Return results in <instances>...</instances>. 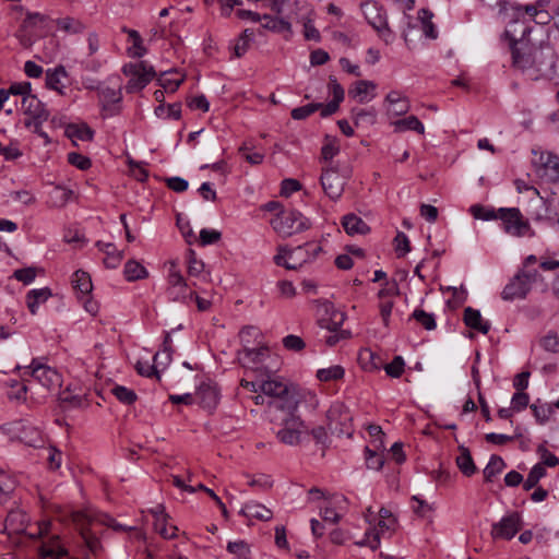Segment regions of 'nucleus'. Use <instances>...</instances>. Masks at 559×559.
Returning a JSON list of instances; mask_svg holds the SVG:
<instances>
[{
	"label": "nucleus",
	"mask_w": 559,
	"mask_h": 559,
	"mask_svg": "<svg viewBox=\"0 0 559 559\" xmlns=\"http://www.w3.org/2000/svg\"><path fill=\"white\" fill-rule=\"evenodd\" d=\"M342 225L345 231L353 235H365L369 231V226L357 215L347 214L343 217Z\"/></svg>",
	"instance_id": "nucleus-33"
},
{
	"label": "nucleus",
	"mask_w": 559,
	"mask_h": 559,
	"mask_svg": "<svg viewBox=\"0 0 559 559\" xmlns=\"http://www.w3.org/2000/svg\"><path fill=\"white\" fill-rule=\"evenodd\" d=\"M58 29L68 34H81L85 25L78 19L66 16L56 21Z\"/></svg>",
	"instance_id": "nucleus-42"
},
{
	"label": "nucleus",
	"mask_w": 559,
	"mask_h": 559,
	"mask_svg": "<svg viewBox=\"0 0 559 559\" xmlns=\"http://www.w3.org/2000/svg\"><path fill=\"white\" fill-rule=\"evenodd\" d=\"M533 27L514 21L504 31L511 52V69L528 81L551 80L558 74V56L548 43L532 38Z\"/></svg>",
	"instance_id": "nucleus-1"
},
{
	"label": "nucleus",
	"mask_w": 559,
	"mask_h": 559,
	"mask_svg": "<svg viewBox=\"0 0 559 559\" xmlns=\"http://www.w3.org/2000/svg\"><path fill=\"white\" fill-rule=\"evenodd\" d=\"M319 107H322V104L312 103L301 107H297L292 110L290 116L295 120H304L313 112H316L317 110H319Z\"/></svg>",
	"instance_id": "nucleus-57"
},
{
	"label": "nucleus",
	"mask_w": 559,
	"mask_h": 559,
	"mask_svg": "<svg viewBox=\"0 0 559 559\" xmlns=\"http://www.w3.org/2000/svg\"><path fill=\"white\" fill-rule=\"evenodd\" d=\"M345 320L344 313L333 310L330 318H321L319 324L322 329H326L330 332H334L326 337L325 342L329 346H334L338 343L342 337L341 333H337Z\"/></svg>",
	"instance_id": "nucleus-16"
},
{
	"label": "nucleus",
	"mask_w": 559,
	"mask_h": 559,
	"mask_svg": "<svg viewBox=\"0 0 559 559\" xmlns=\"http://www.w3.org/2000/svg\"><path fill=\"white\" fill-rule=\"evenodd\" d=\"M460 454L456 457V465L459 469L467 477L476 473V465L473 461L471 452L465 447H460Z\"/></svg>",
	"instance_id": "nucleus-36"
},
{
	"label": "nucleus",
	"mask_w": 559,
	"mask_h": 559,
	"mask_svg": "<svg viewBox=\"0 0 559 559\" xmlns=\"http://www.w3.org/2000/svg\"><path fill=\"white\" fill-rule=\"evenodd\" d=\"M322 251V248L317 242H307L304 246H298L289 250L288 260H298L297 269L305 263L314 260Z\"/></svg>",
	"instance_id": "nucleus-17"
},
{
	"label": "nucleus",
	"mask_w": 559,
	"mask_h": 559,
	"mask_svg": "<svg viewBox=\"0 0 559 559\" xmlns=\"http://www.w3.org/2000/svg\"><path fill=\"white\" fill-rule=\"evenodd\" d=\"M267 354L269 349L265 346L250 348L249 346L245 345L243 348L238 352L237 357L243 367L257 369L258 366L264 361Z\"/></svg>",
	"instance_id": "nucleus-15"
},
{
	"label": "nucleus",
	"mask_w": 559,
	"mask_h": 559,
	"mask_svg": "<svg viewBox=\"0 0 559 559\" xmlns=\"http://www.w3.org/2000/svg\"><path fill=\"white\" fill-rule=\"evenodd\" d=\"M51 296L49 288L32 289L26 295V305L32 314H36L38 306L48 300Z\"/></svg>",
	"instance_id": "nucleus-34"
},
{
	"label": "nucleus",
	"mask_w": 559,
	"mask_h": 559,
	"mask_svg": "<svg viewBox=\"0 0 559 559\" xmlns=\"http://www.w3.org/2000/svg\"><path fill=\"white\" fill-rule=\"evenodd\" d=\"M353 116L356 127L361 124H373L376 122V111L371 109L354 110Z\"/></svg>",
	"instance_id": "nucleus-56"
},
{
	"label": "nucleus",
	"mask_w": 559,
	"mask_h": 559,
	"mask_svg": "<svg viewBox=\"0 0 559 559\" xmlns=\"http://www.w3.org/2000/svg\"><path fill=\"white\" fill-rule=\"evenodd\" d=\"M498 216L506 234L513 237H533L535 235L531 223L518 207H500Z\"/></svg>",
	"instance_id": "nucleus-4"
},
{
	"label": "nucleus",
	"mask_w": 559,
	"mask_h": 559,
	"mask_svg": "<svg viewBox=\"0 0 559 559\" xmlns=\"http://www.w3.org/2000/svg\"><path fill=\"white\" fill-rule=\"evenodd\" d=\"M68 162L72 166H75L76 168H79L81 170H86L92 165L91 159L88 157H86L80 153H75V152L68 154Z\"/></svg>",
	"instance_id": "nucleus-64"
},
{
	"label": "nucleus",
	"mask_w": 559,
	"mask_h": 559,
	"mask_svg": "<svg viewBox=\"0 0 559 559\" xmlns=\"http://www.w3.org/2000/svg\"><path fill=\"white\" fill-rule=\"evenodd\" d=\"M73 197V191L62 186H55L48 193L47 204L50 207L60 209L68 204Z\"/></svg>",
	"instance_id": "nucleus-28"
},
{
	"label": "nucleus",
	"mask_w": 559,
	"mask_h": 559,
	"mask_svg": "<svg viewBox=\"0 0 559 559\" xmlns=\"http://www.w3.org/2000/svg\"><path fill=\"white\" fill-rule=\"evenodd\" d=\"M96 247L105 254L104 264L108 269H116L123 259L122 251L111 242L97 241Z\"/></svg>",
	"instance_id": "nucleus-24"
},
{
	"label": "nucleus",
	"mask_w": 559,
	"mask_h": 559,
	"mask_svg": "<svg viewBox=\"0 0 559 559\" xmlns=\"http://www.w3.org/2000/svg\"><path fill=\"white\" fill-rule=\"evenodd\" d=\"M14 488V480L5 473L0 472V503L8 500Z\"/></svg>",
	"instance_id": "nucleus-54"
},
{
	"label": "nucleus",
	"mask_w": 559,
	"mask_h": 559,
	"mask_svg": "<svg viewBox=\"0 0 559 559\" xmlns=\"http://www.w3.org/2000/svg\"><path fill=\"white\" fill-rule=\"evenodd\" d=\"M122 71L126 75L130 76L126 85L128 93L143 90L155 76L153 67L144 61L126 64Z\"/></svg>",
	"instance_id": "nucleus-9"
},
{
	"label": "nucleus",
	"mask_w": 559,
	"mask_h": 559,
	"mask_svg": "<svg viewBox=\"0 0 559 559\" xmlns=\"http://www.w3.org/2000/svg\"><path fill=\"white\" fill-rule=\"evenodd\" d=\"M222 237V234L216 229L203 228L200 231L199 241L201 246H209L216 243Z\"/></svg>",
	"instance_id": "nucleus-62"
},
{
	"label": "nucleus",
	"mask_w": 559,
	"mask_h": 559,
	"mask_svg": "<svg viewBox=\"0 0 559 559\" xmlns=\"http://www.w3.org/2000/svg\"><path fill=\"white\" fill-rule=\"evenodd\" d=\"M506 467L503 459L499 455H491L488 464L484 468L485 480L491 483Z\"/></svg>",
	"instance_id": "nucleus-44"
},
{
	"label": "nucleus",
	"mask_w": 559,
	"mask_h": 559,
	"mask_svg": "<svg viewBox=\"0 0 559 559\" xmlns=\"http://www.w3.org/2000/svg\"><path fill=\"white\" fill-rule=\"evenodd\" d=\"M546 476V468L543 464H535L530 471L526 479L523 481V489L528 491L537 487L538 481Z\"/></svg>",
	"instance_id": "nucleus-48"
},
{
	"label": "nucleus",
	"mask_w": 559,
	"mask_h": 559,
	"mask_svg": "<svg viewBox=\"0 0 559 559\" xmlns=\"http://www.w3.org/2000/svg\"><path fill=\"white\" fill-rule=\"evenodd\" d=\"M155 114L163 119L178 120L181 117V105L178 103L170 105L160 104L155 108Z\"/></svg>",
	"instance_id": "nucleus-50"
},
{
	"label": "nucleus",
	"mask_w": 559,
	"mask_h": 559,
	"mask_svg": "<svg viewBox=\"0 0 559 559\" xmlns=\"http://www.w3.org/2000/svg\"><path fill=\"white\" fill-rule=\"evenodd\" d=\"M340 153V144L335 138L325 136V142L321 148V157L324 162L331 160Z\"/></svg>",
	"instance_id": "nucleus-51"
},
{
	"label": "nucleus",
	"mask_w": 559,
	"mask_h": 559,
	"mask_svg": "<svg viewBox=\"0 0 559 559\" xmlns=\"http://www.w3.org/2000/svg\"><path fill=\"white\" fill-rule=\"evenodd\" d=\"M226 550L233 556V559H251V548L246 540L228 542Z\"/></svg>",
	"instance_id": "nucleus-40"
},
{
	"label": "nucleus",
	"mask_w": 559,
	"mask_h": 559,
	"mask_svg": "<svg viewBox=\"0 0 559 559\" xmlns=\"http://www.w3.org/2000/svg\"><path fill=\"white\" fill-rule=\"evenodd\" d=\"M72 520L80 531V535L85 546L93 555H98L102 550L99 535L104 532L105 526H111L115 531L124 530L121 524H116L114 519L108 514L98 512L93 509H85L72 513Z\"/></svg>",
	"instance_id": "nucleus-2"
},
{
	"label": "nucleus",
	"mask_w": 559,
	"mask_h": 559,
	"mask_svg": "<svg viewBox=\"0 0 559 559\" xmlns=\"http://www.w3.org/2000/svg\"><path fill=\"white\" fill-rule=\"evenodd\" d=\"M239 153L251 165H259L264 159L263 153L251 152L246 143L239 147Z\"/></svg>",
	"instance_id": "nucleus-61"
},
{
	"label": "nucleus",
	"mask_w": 559,
	"mask_h": 559,
	"mask_svg": "<svg viewBox=\"0 0 559 559\" xmlns=\"http://www.w3.org/2000/svg\"><path fill=\"white\" fill-rule=\"evenodd\" d=\"M522 527V518L518 512H513L503 516L499 522L495 523L491 528L492 538H501L510 540Z\"/></svg>",
	"instance_id": "nucleus-13"
},
{
	"label": "nucleus",
	"mask_w": 559,
	"mask_h": 559,
	"mask_svg": "<svg viewBox=\"0 0 559 559\" xmlns=\"http://www.w3.org/2000/svg\"><path fill=\"white\" fill-rule=\"evenodd\" d=\"M273 229L281 236L287 237L308 228L307 218L296 210L281 211L272 221Z\"/></svg>",
	"instance_id": "nucleus-7"
},
{
	"label": "nucleus",
	"mask_w": 559,
	"mask_h": 559,
	"mask_svg": "<svg viewBox=\"0 0 559 559\" xmlns=\"http://www.w3.org/2000/svg\"><path fill=\"white\" fill-rule=\"evenodd\" d=\"M195 399L200 406L212 412L218 404L219 393L215 385L202 383L197 390Z\"/></svg>",
	"instance_id": "nucleus-18"
},
{
	"label": "nucleus",
	"mask_w": 559,
	"mask_h": 559,
	"mask_svg": "<svg viewBox=\"0 0 559 559\" xmlns=\"http://www.w3.org/2000/svg\"><path fill=\"white\" fill-rule=\"evenodd\" d=\"M540 346L550 353H559V336L557 333H548L540 342Z\"/></svg>",
	"instance_id": "nucleus-63"
},
{
	"label": "nucleus",
	"mask_w": 559,
	"mask_h": 559,
	"mask_svg": "<svg viewBox=\"0 0 559 559\" xmlns=\"http://www.w3.org/2000/svg\"><path fill=\"white\" fill-rule=\"evenodd\" d=\"M254 33L252 29H245L234 46V55L237 58L242 57L249 49L250 43L253 39Z\"/></svg>",
	"instance_id": "nucleus-49"
},
{
	"label": "nucleus",
	"mask_w": 559,
	"mask_h": 559,
	"mask_svg": "<svg viewBox=\"0 0 559 559\" xmlns=\"http://www.w3.org/2000/svg\"><path fill=\"white\" fill-rule=\"evenodd\" d=\"M22 376H31L47 390L59 388L62 381L61 376L55 368L36 358L32 360L29 366L23 368Z\"/></svg>",
	"instance_id": "nucleus-8"
},
{
	"label": "nucleus",
	"mask_w": 559,
	"mask_h": 559,
	"mask_svg": "<svg viewBox=\"0 0 559 559\" xmlns=\"http://www.w3.org/2000/svg\"><path fill=\"white\" fill-rule=\"evenodd\" d=\"M345 374V370L340 365L321 368L317 371V378L321 382H330L341 380Z\"/></svg>",
	"instance_id": "nucleus-46"
},
{
	"label": "nucleus",
	"mask_w": 559,
	"mask_h": 559,
	"mask_svg": "<svg viewBox=\"0 0 559 559\" xmlns=\"http://www.w3.org/2000/svg\"><path fill=\"white\" fill-rule=\"evenodd\" d=\"M189 281H197L198 283H209L210 273L204 271V263L198 260L193 251L189 252L188 269Z\"/></svg>",
	"instance_id": "nucleus-25"
},
{
	"label": "nucleus",
	"mask_w": 559,
	"mask_h": 559,
	"mask_svg": "<svg viewBox=\"0 0 559 559\" xmlns=\"http://www.w3.org/2000/svg\"><path fill=\"white\" fill-rule=\"evenodd\" d=\"M269 405L285 412V417L296 416L295 412L299 405L298 393L294 389L287 388V392L271 401Z\"/></svg>",
	"instance_id": "nucleus-19"
},
{
	"label": "nucleus",
	"mask_w": 559,
	"mask_h": 559,
	"mask_svg": "<svg viewBox=\"0 0 559 559\" xmlns=\"http://www.w3.org/2000/svg\"><path fill=\"white\" fill-rule=\"evenodd\" d=\"M124 277L129 282L145 278L147 276L146 269L136 261L130 260L124 265Z\"/></svg>",
	"instance_id": "nucleus-45"
},
{
	"label": "nucleus",
	"mask_w": 559,
	"mask_h": 559,
	"mask_svg": "<svg viewBox=\"0 0 559 559\" xmlns=\"http://www.w3.org/2000/svg\"><path fill=\"white\" fill-rule=\"evenodd\" d=\"M195 289H200L197 281H189L183 277L175 262L169 263L167 275V297L173 301L189 304L195 295Z\"/></svg>",
	"instance_id": "nucleus-3"
},
{
	"label": "nucleus",
	"mask_w": 559,
	"mask_h": 559,
	"mask_svg": "<svg viewBox=\"0 0 559 559\" xmlns=\"http://www.w3.org/2000/svg\"><path fill=\"white\" fill-rule=\"evenodd\" d=\"M365 459L368 468L379 471L382 468L384 464V456L382 453H378L377 451L371 450L370 448H366L365 450Z\"/></svg>",
	"instance_id": "nucleus-55"
},
{
	"label": "nucleus",
	"mask_w": 559,
	"mask_h": 559,
	"mask_svg": "<svg viewBox=\"0 0 559 559\" xmlns=\"http://www.w3.org/2000/svg\"><path fill=\"white\" fill-rule=\"evenodd\" d=\"M66 132L70 139L80 141H91L94 135V131L85 123L69 124Z\"/></svg>",
	"instance_id": "nucleus-43"
},
{
	"label": "nucleus",
	"mask_w": 559,
	"mask_h": 559,
	"mask_svg": "<svg viewBox=\"0 0 559 559\" xmlns=\"http://www.w3.org/2000/svg\"><path fill=\"white\" fill-rule=\"evenodd\" d=\"M376 90V84L371 81H357L353 88L348 91L349 96L357 98L360 104L369 102L371 98L374 97L373 94H370V92H373Z\"/></svg>",
	"instance_id": "nucleus-30"
},
{
	"label": "nucleus",
	"mask_w": 559,
	"mask_h": 559,
	"mask_svg": "<svg viewBox=\"0 0 559 559\" xmlns=\"http://www.w3.org/2000/svg\"><path fill=\"white\" fill-rule=\"evenodd\" d=\"M287 388L289 386L277 378H270L267 380L260 381L259 384L260 391L264 395L274 397V400L278 399L283 393L287 392Z\"/></svg>",
	"instance_id": "nucleus-31"
},
{
	"label": "nucleus",
	"mask_w": 559,
	"mask_h": 559,
	"mask_svg": "<svg viewBox=\"0 0 559 559\" xmlns=\"http://www.w3.org/2000/svg\"><path fill=\"white\" fill-rule=\"evenodd\" d=\"M283 427L276 432L277 439L287 445H297L300 442L304 421L299 416L284 417Z\"/></svg>",
	"instance_id": "nucleus-12"
},
{
	"label": "nucleus",
	"mask_w": 559,
	"mask_h": 559,
	"mask_svg": "<svg viewBox=\"0 0 559 559\" xmlns=\"http://www.w3.org/2000/svg\"><path fill=\"white\" fill-rule=\"evenodd\" d=\"M117 400L123 404L131 405L136 401V394L133 390L122 385H116L111 390Z\"/></svg>",
	"instance_id": "nucleus-52"
},
{
	"label": "nucleus",
	"mask_w": 559,
	"mask_h": 559,
	"mask_svg": "<svg viewBox=\"0 0 559 559\" xmlns=\"http://www.w3.org/2000/svg\"><path fill=\"white\" fill-rule=\"evenodd\" d=\"M537 276L536 271L518 273L511 281L504 286L501 297L503 300L511 301L518 298H525L527 293L531 290L532 284L535 282Z\"/></svg>",
	"instance_id": "nucleus-11"
},
{
	"label": "nucleus",
	"mask_w": 559,
	"mask_h": 559,
	"mask_svg": "<svg viewBox=\"0 0 559 559\" xmlns=\"http://www.w3.org/2000/svg\"><path fill=\"white\" fill-rule=\"evenodd\" d=\"M39 554L41 558L59 559L67 555V549L60 544L59 538L56 536L41 544Z\"/></svg>",
	"instance_id": "nucleus-29"
},
{
	"label": "nucleus",
	"mask_w": 559,
	"mask_h": 559,
	"mask_svg": "<svg viewBox=\"0 0 559 559\" xmlns=\"http://www.w3.org/2000/svg\"><path fill=\"white\" fill-rule=\"evenodd\" d=\"M531 409L533 412V415H534L536 421L540 425L546 424L548 421V419L550 418L551 414L554 413L552 406L548 405V404H543V405L532 404Z\"/></svg>",
	"instance_id": "nucleus-53"
},
{
	"label": "nucleus",
	"mask_w": 559,
	"mask_h": 559,
	"mask_svg": "<svg viewBox=\"0 0 559 559\" xmlns=\"http://www.w3.org/2000/svg\"><path fill=\"white\" fill-rule=\"evenodd\" d=\"M22 109L26 115L39 121H46L49 118V111L45 105L32 93L22 98Z\"/></svg>",
	"instance_id": "nucleus-21"
},
{
	"label": "nucleus",
	"mask_w": 559,
	"mask_h": 559,
	"mask_svg": "<svg viewBox=\"0 0 559 559\" xmlns=\"http://www.w3.org/2000/svg\"><path fill=\"white\" fill-rule=\"evenodd\" d=\"M155 531L162 535L164 538H174L176 536V526H168L166 522V518H157L154 522Z\"/></svg>",
	"instance_id": "nucleus-60"
},
{
	"label": "nucleus",
	"mask_w": 559,
	"mask_h": 559,
	"mask_svg": "<svg viewBox=\"0 0 559 559\" xmlns=\"http://www.w3.org/2000/svg\"><path fill=\"white\" fill-rule=\"evenodd\" d=\"M122 96L120 90L99 87L98 99L104 110H110L111 106L120 103Z\"/></svg>",
	"instance_id": "nucleus-38"
},
{
	"label": "nucleus",
	"mask_w": 559,
	"mask_h": 559,
	"mask_svg": "<svg viewBox=\"0 0 559 559\" xmlns=\"http://www.w3.org/2000/svg\"><path fill=\"white\" fill-rule=\"evenodd\" d=\"M326 418L331 429L341 433H349L352 416L344 404H332L326 413Z\"/></svg>",
	"instance_id": "nucleus-14"
},
{
	"label": "nucleus",
	"mask_w": 559,
	"mask_h": 559,
	"mask_svg": "<svg viewBox=\"0 0 559 559\" xmlns=\"http://www.w3.org/2000/svg\"><path fill=\"white\" fill-rule=\"evenodd\" d=\"M5 432L12 440H17L29 447L43 442L40 430L28 420H15L4 426Z\"/></svg>",
	"instance_id": "nucleus-10"
},
{
	"label": "nucleus",
	"mask_w": 559,
	"mask_h": 559,
	"mask_svg": "<svg viewBox=\"0 0 559 559\" xmlns=\"http://www.w3.org/2000/svg\"><path fill=\"white\" fill-rule=\"evenodd\" d=\"M464 322L465 324L483 334H487L490 330V323L485 321L480 312L472 307H467L464 310Z\"/></svg>",
	"instance_id": "nucleus-27"
},
{
	"label": "nucleus",
	"mask_w": 559,
	"mask_h": 559,
	"mask_svg": "<svg viewBox=\"0 0 559 559\" xmlns=\"http://www.w3.org/2000/svg\"><path fill=\"white\" fill-rule=\"evenodd\" d=\"M405 362L403 357L395 356L393 360L384 366L385 373L391 378H400L404 372Z\"/></svg>",
	"instance_id": "nucleus-58"
},
{
	"label": "nucleus",
	"mask_w": 559,
	"mask_h": 559,
	"mask_svg": "<svg viewBox=\"0 0 559 559\" xmlns=\"http://www.w3.org/2000/svg\"><path fill=\"white\" fill-rule=\"evenodd\" d=\"M361 11L368 24L385 41L391 43L394 38L388 25V17L384 9L376 1L368 0L361 3Z\"/></svg>",
	"instance_id": "nucleus-6"
},
{
	"label": "nucleus",
	"mask_w": 559,
	"mask_h": 559,
	"mask_svg": "<svg viewBox=\"0 0 559 559\" xmlns=\"http://www.w3.org/2000/svg\"><path fill=\"white\" fill-rule=\"evenodd\" d=\"M68 78V72L63 66L48 69L45 73V83L47 88L56 91L59 95H66V85L63 80Z\"/></svg>",
	"instance_id": "nucleus-22"
},
{
	"label": "nucleus",
	"mask_w": 559,
	"mask_h": 559,
	"mask_svg": "<svg viewBox=\"0 0 559 559\" xmlns=\"http://www.w3.org/2000/svg\"><path fill=\"white\" fill-rule=\"evenodd\" d=\"M72 284L76 293L82 297H87L93 289L91 276L81 270L73 274Z\"/></svg>",
	"instance_id": "nucleus-37"
},
{
	"label": "nucleus",
	"mask_w": 559,
	"mask_h": 559,
	"mask_svg": "<svg viewBox=\"0 0 559 559\" xmlns=\"http://www.w3.org/2000/svg\"><path fill=\"white\" fill-rule=\"evenodd\" d=\"M396 525L395 519H389V520H379L377 527L374 532L372 533H366V538L368 546L376 550L380 545V537L381 535H384L385 533H391L394 531Z\"/></svg>",
	"instance_id": "nucleus-23"
},
{
	"label": "nucleus",
	"mask_w": 559,
	"mask_h": 559,
	"mask_svg": "<svg viewBox=\"0 0 559 559\" xmlns=\"http://www.w3.org/2000/svg\"><path fill=\"white\" fill-rule=\"evenodd\" d=\"M394 249L399 258L404 257L411 251V245L408 237L399 231L394 238Z\"/></svg>",
	"instance_id": "nucleus-59"
},
{
	"label": "nucleus",
	"mask_w": 559,
	"mask_h": 559,
	"mask_svg": "<svg viewBox=\"0 0 559 559\" xmlns=\"http://www.w3.org/2000/svg\"><path fill=\"white\" fill-rule=\"evenodd\" d=\"M240 513L249 519H257L264 522L273 518L272 510L258 501L247 502L240 510Z\"/></svg>",
	"instance_id": "nucleus-26"
},
{
	"label": "nucleus",
	"mask_w": 559,
	"mask_h": 559,
	"mask_svg": "<svg viewBox=\"0 0 559 559\" xmlns=\"http://www.w3.org/2000/svg\"><path fill=\"white\" fill-rule=\"evenodd\" d=\"M361 367L367 371H374L381 368V359L370 349H364L359 354Z\"/></svg>",
	"instance_id": "nucleus-47"
},
{
	"label": "nucleus",
	"mask_w": 559,
	"mask_h": 559,
	"mask_svg": "<svg viewBox=\"0 0 559 559\" xmlns=\"http://www.w3.org/2000/svg\"><path fill=\"white\" fill-rule=\"evenodd\" d=\"M350 174L348 167L340 169L338 166H332L322 170L320 182L330 200L337 201L341 199Z\"/></svg>",
	"instance_id": "nucleus-5"
},
{
	"label": "nucleus",
	"mask_w": 559,
	"mask_h": 559,
	"mask_svg": "<svg viewBox=\"0 0 559 559\" xmlns=\"http://www.w3.org/2000/svg\"><path fill=\"white\" fill-rule=\"evenodd\" d=\"M261 22H262V28H264V29H269L271 32L278 33V34H284V33H287L288 35L292 34V25L289 22H287L284 19L264 14L261 17Z\"/></svg>",
	"instance_id": "nucleus-32"
},
{
	"label": "nucleus",
	"mask_w": 559,
	"mask_h": 559,
	"mask_svg": "<svg viewBox=\"0 0 559 559\" xmlns=\"http://www.w3.org/2000/svg\"><path fill=\"white\" fill-rule=\"evenodd\" d=\"M538 164L542 166L543 176L550 182L559 181V156L550 153L543 152L539 155Z\"/></svg>",
	"instance_id": "nucleus-20"
},
{
	"label": "nucleus",
	"mask_w": 559,
	"mask_h": 559,
	"mask_svg": "<svg viewBox=\"0 0 559 559\" xmlns=\"http://www.w3.org/2000/svg\"><path fill=\"white\" fill-rule=\"evenodd\" d=\"M394 130L397 132H404L407 130L416 131L419 134H424L425 127L416 116H408L404 119L394 121Z\"/></svg>",
	"instance_id": "nucleus-39"
},
{
	"label": "nucleus",
	"mask_w": 559,
	"mask_h": 559,
	"mask_svg": "<svg viewBox=\"0 0 559 559\" xmlns=\"http://www.w3.org/2000/svg\"><path fill=\"white\" fill-rule=\"evenodd\" d=\"M409 320H414L418 325L423 326L427 331L435 330L437 326L435 314L426 312L419 308L413 311Z\"/></svg>",
	"instance_id": "nucleus-41"
},
{
	"label": "nucleus",
	"mask_w": 559,
	"mask_h": 559,
	"mask_svg": "<svg viewBox=\"0 0 559 559\" xmlns=\"http://www.w3.org/2000/svg\"><path fill=\"white\" fill-rule=\"evenodd\" d=\"M433 13L428 9H420L418 11V21L421 25L424 35L429 39H437L438 31L432 22Z\"/></svg>",
	"instance_id": "nucleus-35"
}]
</instances>
